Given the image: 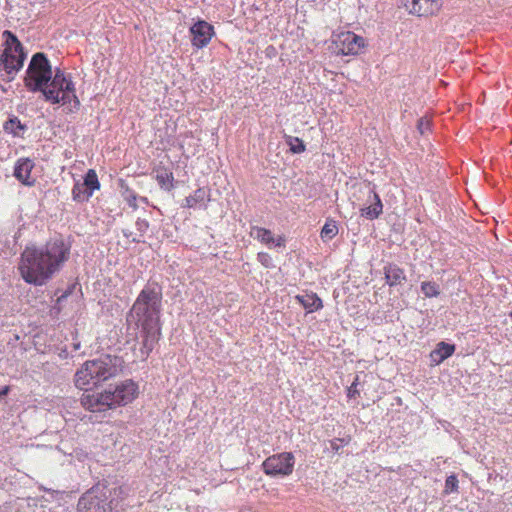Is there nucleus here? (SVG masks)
<instances>
[{
	"label": "nucleus",
	"mask_w": 512,
	"mask_h": 512,
	"mask_svg": "<svg viewBox=\"0 0 512 512\" xmlns=\"http://www.w3.org/2000/svg\"><path fill=\"white\" fill-rule=\"evenodd\" d=\"M154 173L161 189L171 191L174 188V176L170 169L159 166L154 170Z\"/></svg>",
	"instance_id": "6ab92c4d"
},
{
	"label": "nucleus",
	"mask_w": 512,
	"mask_h": 512,
	"mask_svg": "<svg viewBox=\"0 0 512 512\" xmlns=\"http://www.w3.org/2000/svg\"><path fill=\"white\" fill-rule=\"evenodd\" d=\"M138 384L130 379V402L138 396Z\"/></svg>",
	"instance_id": "473e14b6"
},
{
	"label": "nucleus",
	"mask_w": 512,
	"mask_h": 512,
	"mask_svg": "<svg viewBox=\"0 0 512 512\" xmlns=\"http://www.w3.org/2000/svg\"><path fill=\"white\" fill-rule=\"evenodd\" d=\"M459 481L455 474L449 475L445 480L444 494L449 495L452 493H458Z\"/></svg>",
	"instance_id": "bb28decb"
},
{
	"label": "nucleus",
	"mask_w": 512,
	"mask_h": 512,
	"mask_svg": "<svg viewBox=\"0 0 512 512\" xmlns=\"http://www.w3.org/2000/svg\"><path fill=\"white\" fill-rule=\"evenodd\" d=\"M4 50L0 57L3 69L8 75L16 74L23 67L26 54L18 38L11 31H4Z\"/></svg>",
	"instance_id": "0eeeda50"
},
{
	"label": "nucleus",
	"mask_w": 512,
	"mask_h": 512,
	"mask_svg": "<svg viewBox=\"0 0 512 512\" xmlns=\"http://www.w3.org/2000/svg\"><path fill=\"white\" fill-rule=\"evenodd\" d=\"M251 236L266 245L273 244L275 247L284 246L283 237L280 236L277 239H275L271 230L263 228V227H258V226L252 227Z\"/></svg>",
	"instance_id": "2eb2a0df"
},
{
	"label": "nucleus",
	"mask_w": 512,
	"mask_h": 512,
	"mask_svg": "<svg viewBox=\"0 0 512 512\" xmlns=\"http://www.w3.org/2000/svg\"><path fill=\"white\" fill-rule=\"evenodd\" d=\"M509 316H510V318L512 319V311L510 312Z\"/></svg>",
	"instance_id": "c9c22d12"
},
{
	"label": "nucleus",
	"mask_w": 512,
	"mask_h": 512,
	"mask_svg": "<svg viewBox=\"0 0 512 512\" xmlns=\"http://www.w3.org/2000/svg\"><path fill=\"white\" fill-rule=\"evenodd\" d=\"M77 512H107V496L104 489L93 487L84 493L78 501Z\"/></svg>",
	"instance_id": "1a4fd4ad"
},
{
	"label": "nucleus",
	"mask_w": 512,
	"mask_h": 512,
	"mask_svg": "<svg viewBox=\"0 0 512 512\" xmlns=\"http://www.w3.org/2000/svg\"><path fill=\"white\" fill-rule=\"evenodd\" d=\"M359 385V375H356L351 385L347 388V397L349 399L357 398L360 395V391L358 390Z\"/></svg>",
	"instance_id": "cd10ccee"
},
{
	"label": "nucleus",
	"mask_w": 512,
	"mask_h": 512,
	"mask_svg": "<svg viewBox=\"0 0 512 512\" xmlns=\"http://www.w3.org/2000/svg\"><path fill=\"white\" fill-rule=\"evenodd\" d=\"M350 439L345 438H334L330 440V448L333 452L339 453L340 450L349 443Z\"/></svg>",
	"instance_id": "c85d7f7f"
},
{
	"label": "nucleus",
	"mask_w": 512,
	"mask_h": 512,
	"mask_svg": "<svg viewBox=\"0 0 512 512\" xmlns=\"http://www.w3.org/2000/svg\"><path fill=\"white\" fill-rule=\"evenodd\" d=\"M430 127L431 123L429 119L422 117L418 120L417 128L422 135L429 131Z\"/></svg>",
	"instance_id": "7c9ffc66"
},
{
	"label": "nucleus",
	"mask_w": 512,
	"mask_h": 512,
	"mask_svg": "<svg viewBox=\"0 0 512 512\" xmlns=\"http://www.w3.org/2000/svg\"><path fill=\"white\" fill-rule=\"evenodd\" d=\"M421 292L428 298L437 297L440 294V288L435 282L425 281L421 283Z\"/></svg>",
	"instance_id": "a878e982"
},
{
	"label": "nucleus",
	"mask_w": 512,
	"mask_h": 512,
	"mask_svg": "<svg viewBox=\"0 0 512 512\" xmlns=\"http://www.w3.org/2000/svg\"><path fill=\"white\" fill-rule=\"evenodd\" d=\"M53 75L54 72L46 55L42 52L35 53L28 64L24 85L31 92L43 93Z\"/></svg>",
	"instance_id": "423d86ee"
},
{
	"label": "nucleus",
	"mask_w": 512,
	"mask_h": 512,
	"mask_svg": "<svg viewBox=\"0 0 512 512\" xmlns=\"http://www.w3.org/2000/svg\"><path fill=\"white\" fill-rule=\"evenodd\" d=\"M128 395L127 385L121 383L114 390L107 389L102 392L85 391L81 398V405L91 412H103L124 403Z\"/></svg>",
	"instance_id": "39448f33"
},
{
	"label": "nucleus",
	"mask_w": 512,
	"mask_h": 512,
	"mask_svg": "<svg viewBox=\"0 0 512 512\" xmlns=\"http://www.w3.org/2000/svg\"><path fill=\"white\" fill-rule=\"evenodd\" d=\"M384 275L386 283L390 286L401 285L406 281V275L402 268H400L397 264L388 263L384 266Z\"/></svg>",
	"instance_id": "dca6fc26"
},
{
	"label": "nucleus",
	"mask_w": 512,
	"mask_h": 512,
	"mask_svg": "<svg viewBox=\"0 0 512 512\" xmlns=\"http://www.w3.org/2000/svg\"><path fill=\"white\" fill-rule=\"evenodd\" d=\"M285 142L289 146L290 151L294 154H300L306 150L304 141L299 137L287 136Z\"/></svg>",
	"instance_id": "393cba45"
},
{
	"label": "nucleus",
	"mask_w": 512,
	"mask_h": 512,
	"mask_svg": "<svg viewBox=\"0 0 512 512\" xmlns=\"http://www.w3.org/2000/svg\"><path fill=\"white\" fill-rule=\"evenodd\" d=\"M295 456L292 452H281L267 457L262 462L263 472L270 477H287L293 473Z\"/></svg>",
	"instance_id": "6e6552de"
},
{
	"label": "nucleus",
	"mask_w": 512,
	"mask_h": 512,
	"mask_svg": "<svg viewBox=\"0 0 512 512\" xmlns=\"http://www.w3.org/2000/svg\"><path fill=\"white\" fill-rule=\"evenodd\" d=\"M124 363L121 357L111 355L85 361L74 375V384L80 390H90L119 375Z\"/></svg>",
	"instance_id": "7ed1b4c3"
},
{
	"label": "nucleus",
	"mask_w": 512,
	"mask_h": 512,
	"mask_svg": "<svg viewBox=\"0 0 512 512\" xmlns=\"http://www.w3.org/2000/svg\"><path fill=\"white\" fill-rule=\"evenodd\" d=\"M43 96L52 104L67 106L68 112L74 113L80 108V100L76 95L75 83L69 73L57 68L48 83Z\"/></svg>",
	"instance_id": "20e7f679"
},
{
	"label": "nucleus",
	"mask_w": 512,
	"mask_h": 512,
	"mask_svg": "<svg viewBox=\"0 0 512 512\" xmlns=\"http://www.w3.org/2000/svg\"><path fill=\"white\" fill-rule=\"evenodd\" d=\"M404 6L411 14L428 16L438 12L441 3L439 0H406Z\"/></svg>",
	"instance_id": "f8f14e48"
},
{
	"label": "nucleus",
	"mask_w": 512,
	"mask_h": 512,
	"mask_svg": "<svg viewBox=\"0 0 512 512\" xmlns=\"http://www.w3.org/2000/svg\"><path fill=\"white\" fill-rule=\"evenodd\" d=\"M295 299L303 306L307 313H312L323 308L322 299L314 292L298 294Z\"/></svg>",
	"instance_id": "f3484780"
},
{
	"label": "nucleus",
	"mask_w": 512,
	"mask_h": 512,
	"mask_svg": "<svg viewBox=\"0 0 512 512\" xmlns=\"http://www.w3.org/2000/svg\"><path fill=\"white\" fill-rule=\"evenodd\" d=\"M191 44L197 49L206 47L215 35L214 26L205 20L196 21L189 29Z\"/></svg>",
	"instance_id": "9d476101"
},
{
	"label": "nucleus",
	"mask_w": 512,
	"mask_h": 512,
	"mask_svg": "<svg viewBox=\"0 0 512 512\" xmlns=\"http://www.w3.org/2000/svg\"><path fill=\"white\" fill-rule=\"evenodd\" d=\"M372 198L373 203L360 210L361 216L368 220L377 219L383 212V204L380 196L376 192H372Z\"/></svg>",
	"instance_id": "aec40b11"
},
{
	"label": "nucleus",
	"mask_w": 512,
	"mask_h": 512,
	"mask_svg": "<svg viewBox=\"0 0 512 512\" xmlns=\"http://www.w3.org/2000/svg\"><path fill=\"white\" fill-rule=\"evenodd\" d=\"M3 128L5 132L12 134L13 136L16 137H21L26 129V126L21 123L18 117L14 116L12 118H9L4 123Z\"/></svg>",
	"instance_id": "412c9836"
},
{
	"label": "nucleus",
	"mask_w": 512,
	"mask_h": 512,
	"mask_svg": "<svg viewBox=\"0 0 512 512\" xmlns=\"http://www.w3.org/2000/svg\"><path fill=\"white\" fill-rule=\"evenodd\" d=\"M133 241L140 242V240L136 238H133Z\"/></svg>",
	"instance_id": "f704fd0d"
},
{
	"label": "nucleus",
	"mask_w": 512,
	"mask_h": 512,
	"mask_svg": "<svg viewBox=\"0 0 512 512\" xmlns=\"http://www.w3.org/2000/svg\"><path fill=\"white\" fill-rule=\"evenodd\" d=\"M132 200H135V196H133V195H131V194H130V202H129V205H130V206L134 205V204L132 203Z\"/></svg>",
	"instance_id": "72a5a7b5"
},
{
	"label": "nucleus",
	"mask_w": 512,
	"mask_h": 512,
	"mask_svg": "<svg viewBox=\"0 0 512 512\" xmlns=\"http://www.w3.org/2000/svg\"><path fill=\"white\" fill-rule=\"evenodd\" d=\"M91 194L83 182H76L72 188V198L76 202H86L90 199Z\"/></svg>",
	"instance_id": "4be33fe9"
},
{
	"label": "nucleus",
	"mask_w": 512,
	"mask_h": 512,
	"mask_svg": "<svg viewBox=\"0 0 512 512\" xmlns=\"http://www.w3.org/2000/svg\"><path fill=\"white\" fill-rule=\"evenodd\" d=\"M257 260L265 268H273L274 267L273 259H272L271 255L268 254L267 252H259L257 254Z\"/></svg>",
	"instance_id": "c756f323"
},
{
	"label": "nucleus",
	"mask_w": 512,
	"mask_h": 512,
	"mask_svg": "<svg viewBox=\"0 0 512 512\" xmlns=\"http://www.w3.org/2000/svg\"><path fill=\"white\" fill-rule=\"evenodd\" d=\"M34 162L29 158H19L14 167V176L23 185L33 186L36 179L32 177Z\"/></svg>",
	"instance_id": "ddd939ff"
},
{
	"label": "nucleus",
	"mask_w": 512,
	"mask_h": 512,
	"mask_svg": "<svg viewBox=\"0 0 512 512\" xmlns=\"http://www.w3.org/2000/svg\"><path fill=\"white\" fill-rule=\"evenodd\" d=\"M337 222L333 219H327L321 229L320 237L322 240H331L338 234Z\"/></svg>",
	"instance_id": "b1692460"
},
{
	"label": "nucleus",
	"mask_w": 512,
	"mask_h": 512,
	"mask_svg": "<svg viewBox=\"0 0 512 512\" xmlns=\"http://www.w3.org/2000/svg\"><path fill=\"white\" fill-rule=\"evenodd\" d=\"M161 301V287L155 282L147 283L130 308V317L134 312L140 328V352L143 359L148 357L161 337Z\"/></svg>",
	"instance_id": "f03ea898"
},
{
	"label": "nucleus",
	"mask_w": 512,
	"mask_h": 512,
	"mask_svg": "<svg viewBox=\"0 0 512 512\" xmlns=\"http://www.w3.org/2000/svg\"><path fill=\"white\" fill-rule=\"evenodd\" d=\"M455 352V345L444 341L437 344L436 348L430 353L431 361L439 365L444 360L449 358Z\"/></svg>",
	"instance_id": "a211bd4d"
},
{
	"label": "nucleus",
	"mask_w": 512,
	"mask_h": 512,
	"mask_svg": "<svg viewBox=\"0 0 512 512\" xmlns=\"http://www.w3.org/2000/svg\"><path fill=\"white\" fill-rule=\"evenodd\" d=\"M70 255L71 244L62 237L41 246L28 245L20 255L18 272L26 283L43 286L63 268Z\"/></svg>",
	"instance_id": "f257e3e1"
},
{
	"label": "nucleus",
	"mask_w": 512,
	"mask_h": 512,
	"mask_svg": "<svg viewBox=\"0 0 512 512\" xmlns=\"http://www.w3.org/2000/svg\"><path fill=\"white\" fill-rule=\"evenodd\" d=\"M135 226H136L137 230L140 232V235H142L144 232L147 231V229L149 227V223L145 219L138 218L135 223Z\"/></svg>",
	"instance_id": "2f4dec72"
},
{
	"label": "nucleus",
	"mask_w": 512,
	"mask_h": 512,
	"mask_svg": "<svg viewBox=\"0 0 512 512\" xmlns=\"http://www.w3.org/2000/svg\"><path fill=\"white\" fill-rule=\"evenodd\" d=\"M338 41L342 44L341 51L344 55L358 54L366 44L362 36L352 31L342 32L338 35Z\"/></svg>",
	"instance_id": "9b49d317"
},
{
	"label": "nucleus",
	"mask_w": 512,
	"mask_h": 512,
	"mask_svg": "<svg viewBox=\"0 0 512 512\" xmlns=\"http://www.w3.org/2000/svg\"><path fill=\"white\" fill-rule=\"evenodd\" d=\"M83 185L87 187L91 196L100 189V182L94 169H89L84 177Z\"/></svg>",
	"instance_id": "5701e85b"
},
{
	"label": "nucleus",
	"mask_w": 512,
	"mask_h": 512,
	"mask_svg": "<svg viewBox=\"0 0 512 512\" xmlns=\"http://www.w3.org/2000/svg\"><path fill=\"white\" fill-rule=\"evenodd\" d=\"M210 201V190L205 187H200L194 191L193 194L187 196L182 204L184 208H199L206 209L207 203Z\"/></svg>",
	"instance_id": "4468645a"
}]
</instances>
